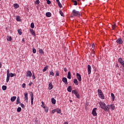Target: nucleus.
<instances>
[{"mask_svg":"<svg viewBox=\"0 0 124 124\" xmlns=\"http://www.w3.org/2000/svg\"><path fill=\"white\" fill-rule=\"evenodd\" d=\"M21 103L20 102V97H17V99H16V104L18 105L19 104H20Z\"/></svg>","mask_w":124,"mask_h":124,"instance_id":"nucleus-21","label":"nucleus"},{"mask_svg":"<svg viewBox=\"0 0 124 124\" xmlns=\"http://www.w3.org/2000/svg\"><path fill=\"white\" fill-rule=\"evenodd\" d=\"M7 40H8V41H11L12 40V38L11 37V36H7Z\"/></svg>","mask_w":124,"mask_h":124,"instance_id":"nucleus-30","label":"nucleus"},{"mask_svg":"<svg viewBox=\"0 0 124 124\" xmlns=\"http://www.w3.org/2000/svg\"><path fill=\"white\" fill-rule=\"evenodd\" d=\"M67 77L68 79H71V72H70V71H69L68 72V75Z\"/></svg>","mask_w":124,"mask_h":124,"instance_id":"nucleus-16","label":"nucleus"},{"mask_svg":"<svg viewBox=\"0 0 124 124\" xmlns=\"http://www.w3.org/2000/svg\"><path fill=\"white\" fill-rule=\"evenodd\" d=\"M59 7H60V8H62V4L61 3V2H57Z\"/></svg>","mask_w":124,"mask_h":124,"instance_id":"nucleus-39","label":"nucleus"},{"mask_svg":"<svg viewBox=\"0 0 124 124\" xmlns=\"http://www.w3.org/2000/svg\"><path fill=\"white\" fill-rule=\"evenodd\" d=\"M29 86L31 87V85H32V82H30L29 84Z\"/></svg>","mask_w":124,"mask_h":124,"instance_id":"nucleus-57","label":"nucleus"},{"mask_svg":"<svg viewBox=\"0 0 124 124\" xmlns=\"http://www.w3.org/2000/svg\"><path fill=\"white\" fill-rule=\"evenodd\" d=\"M94 47H95V46L94 45V44H93L92 45V50H94Z\"/></svg>","mask_w":124,"mask_h":124,"instance_id":"nucleus-48","label":"nucleus"},{"mask_svg":"<svg viewBox=\"0 0 124 124\" xmlns=\"http://www.w3.org/2000/svg\"><path fill=\"white\" fill-rule=\"evenodd\" d=\"M56 0L57 3L60 2V0Z\"/></svg>","mask_w":124,"mask_h":124,"instance_id":"nucleus-61","label":"nucleus"},{"mask_svg":"<svg viewBox=\"0 0 124 124\" xmlns=\"http://www.w3.org/2000/svg\"><path fill=\"white\" fill-rule=\"evenodd\" d=\"M112 30L114 31L115 30V29L116 28V24H114L113 25H112Z\"/></svg>","mask_w":124,"mask_h":124,"instance_id":"nucleus-46","label":"nucleus"},{"mask_svg":"<svg viewBox=\"0 0 124 124\" xmlns=\"http://www.w3.org/2000/svg\"><path fill=\"white\" fill-rule=\"evenodd\" d=\"M60 14L61 15V16H62L63 17L64 15H63V13L62 11H60L59 12Z\"/></svg>","mask_w":124,"mask_h":124,"instance_id":"nucleus-43","label":"nucleus"},{"mask_svg":"<svg viewBox=\"0 0 124 124\" xmlns=\"http://www.w3.org/2000/svg\"><path fill=\"white\" fill-rule=\"evenodd\" d=\"M32 52L33 54H35V53H36V49H35V48H33Z\"/></svg>","mask_w":124,"mask_h":124,"instance_id":"nucleus-47","label":"nucleus"},{"mask_svg":"<svg viewBox=\"0 0 124 124\" xmlns=\"http://www.w3.org/2000/svg\"><path fill=\"white\" fill-rule=\"evenodd\" d=\"M47 69H48V66H46L44 67V69L43 70V72H45Z\"/></svg>","mask_w":124,"mask_h":124,"instance_id":"nucleus-34","label":"nucleus"},{"mask_svg":"<svg viewBox=\"0 0 124 124\" xmlns=\"http://www.w3.org/2000/svg\"><path fill=\"white\" fill-rule=\"evenodd\" d=\"M54 88V86L52 84V82H49L48 84V90H52Z\"/></svg>","mask_w":124,"mask_h":124,"instance_id":"nucleus-11","label":"nucleus"},{"mask_svg":"<svg viewBox=\"0 0 124 124\" xmlns=\"http://www.w3.org/2000/svg\"><path fill=\"white\" fill-rule=\"evenodd\" d=\"M51 103L52 104H56V99L54 98H51Z\"/></svg>","mask_w":124,"mask_h":124,"instance_id":"nucleus-22","label":"nucleus"},{"mask_svg":"<svg viewBox=\"0 0 124 124\" xmlns=\"http://www.w3.org/2000/svg\"><path fill=\"white\" fill-rule=\"evenodd\" d=\"M16 96H13L11 98V101H12V102H14L15 100H16Z\"/></svg>","mask_w":124,"mask_h":124,"instance_id":"nucleus-23","label":"nucleus"},{"mask_svg":"<svg viewBox=\"0 0 124 124\" xmlns=\"http://www.w3.org/2000/svg\"><path fill=\"white\" fill-rule=\"evenodd\" d=\"M2 89L3 91H6V90L7 89L6 86L3 85L2 87Z\"/></svg>","mask_w":124,"mask_h":124,"instance_id":"nucleus-37","label":"nucleus"},{"mask_svg":"<svg viewBox=\"0 0 124 124\" xmlns=\"http://www.w3.org/2000/svg\"><path fill=\"white\" fill-rule=\"evenodd\" d=\"M103 109L104 110V111H106L107 112H109V109L108 108V107H107V106H106V105Z\"/></svg>","mask_w":124,"mask_h":124,"instance_id":"nucleus-19","label":"nucleus"},{"mask_svg":"<svg viewBox=\"0 0 124 124\" xmlns=\"http://www.w3.org/2000/svg\"><path fill=\"white\" fill-rule=\"evenodd\" d=\"M41 106L43 108H45L46 107H45V106H44V102L43 101L42 102V105Z\"/></svg>","mask_w":124,"mask_h":124,"instance_id":"nucleus-44","label":"nucleus"},{"mask_svg":"<svg viewBox=\"0 0 124 124\" xmlns=\"http://www.w3.org/2000/svg\"><path fill=\"white\" fill-rule=\"evenodd\" d=\"M16 20L17 22H21V17H20V16H17L16 17Z\"/></svg>","mask_w":124,"mask_h":124,"instance_id":"nucleus-18","label":"nucleus"},{"mask_svg":"<svg viewBox=\"0 0 124 124\" xmlns=\"http://www.w3.org/2000/svg\"><path fill=\"white\" fill-rule=\"evenodd\" d=\"M32 77V80H34V79H35V76H34V73H33Z\"/></svg>","mask_w":124,"mask_h":124,"instance_id":"nucleus-50","label":"nucleus"},{"mask_svg":"<svg viewBox=\"0 0 124 124\" xmlns=\"http://www.w3.org/2000/svg\"><path fill=\"white\" fill-rule=\"evenodd\" d=\"M107 107H108V111H109V110L111 109V106L110 105H108Z\"/></svg>","mask_w":124,"mask_h":124,"instance_id":"nucleus-53","label":"nucleus"},{"mask_svg":"<svg viewBox=\"0 0 124 124\" xmlns=\"http://www.w3.org/2000/svg\"><path fill=\"white\" fill-rule=\"evenodd\" d=\"M55 76L58 77V76H60V72L59 71H56V74H55Z\"/></svg>","mask_w":124,"mask_h":124,"instance_id":"nucleus-36","label":"nucleus"},{"mask_svg":"<svg viewBox=\"0 0 124 124\" xmlns=\"http://www.w3.org/2000/svg\"><path fill=\"white\" fill-rule=\"evenodd\" d=\"M62 82H63V83H64V84L65 85H67L68 83H67V78H63L62 79Z\"/></svg>","mask_w":124,"mask_h":124,"instance_id":"nucleus-13","label":"nucleus"},{"mask_svg":"<svg viewBox=\"0 0 124 124\" xmlns=\"http://www.w3.org/2000/svg\"><path fill=\"white\" fill-rule=\"evenodd\" d=\"M99 105L102 109H103V108H104V107L106 106V104H105V103L103 102H100Z\"/></svg>","mask_w":124,"mask_h":124,"instance_id":"nucleus-7","label":"nucleus"},{"mask_svg":"<svg viewBox=\"0 0 124 124\" xmlns=\"http://www.w3.org/2000/svg\"><path fill=\"white\" fill-rule=\"evenodd\" d=\"M70 102H72V100H70Z\"/></svg>","mask_w":124,"mask_h":124,"instance_id":"nucleus-64","label":"nucleus"},{"mask_svg":"<svg viewBox=\"0 0 124 124\" xmlns=\"http://www.w3.org/2000/svg\"><path fill=\"white\" fill-rule=\"evenodd\" d=\"M30 32H31L32 35H33L34 36H36L35 32L33 30V29H30Z\"/></svg>","mask_w":124,"mask_h":124,"instance_id":"nucleus-14","label":"nucleus"},{"mask_svg":"<svg viewBox=\"0 0 124 124\" xmlns=\"http://www.w3.org/2000/svg\"><path fill=\"white\" fill-rule=\"evenodd\" d=\"M31 105H33L34 98H33V93L32 92H31Z\"/></svg>","mask_w":124,"mask_h":124,"instance_id":"nucleus-10","label":"nucleus"},{"mask_svg":"<svg viewBox=\"0 0 124 124\" xmlns=\"http://www.w3.org/2000/svg\"><path fill=\"white\" fill-rule=\"evenodd\" d=\"M111 96L112 97V101H115V95H114V93H111Z\"/></svg>","mask_w":124,"mask_h":124,"instance_id":"nucleus-24","label":"nucleus"},{"mask_svg":"<svg viewBox=\"0 0 124 124\" xmlns=\"http://www.w3.org/2000/svg\"><path fill=\"white\" fill-rule=\"evenodd\" d=\"M46 17H51V14L50 12H47L46 14Z\"/></svg>","mask_w":124,"mask_h":124,"instance_id":"nucleus-27","label":"nucleus"},{"mask_svg":"<svg viewBox=\"0 0 124 124\" xmlns=\"http://www.w3.org/2000/svg\"><path fill=\"white\" fill-rule=\"evenodd\" d=\"M67 91L69 93H71V91H72V87H71V86H68L67 88Z\"/></svg>","mask_w":124,"mask_h":124,"instance_id":"nucleus-20","label":"nucleus"},{"mask_svg":"<svg viewBox=\"0 0 124 124\" xmlns=\"http://www.w3.org/2000/svg\"><path fill=\"white\" fill-rule=\"evenodd\" d=\"M14 7H15L16 9H17V8H19V4H18L17 3L14 4Z\"/></svg>","mask_w":124,"mask_h":124,"instance_id":"nucleus-26","label":"nucleus"},{"mask_svg":"<svg viewBox=\"0 0 124 124\" xmlns=\"http://www.w3.org/2000/svg\"><path fill=\"white\" fill-rule=\"evenodd\" d=\"M47 4H51V1L49 0H46Z\"/></svg>","mask_w":124,"mask_h":124,"instance_id":"nucleus-51","label":"nucleus"},{"mask_svg":"<svg viewBox=\"0 0 124 124\" xmlns=\"http://www.w3.org/2000/svg\"><path fill=\"white\" fill-rule=\"evenodd\" d=\"M116 42V43H118V44H119V45H122V44L124 43V41H123V39H122V38H121L117 39Z\"/></svg>","mask_w":124,"mask_h":124,"instance_id":"nucleus-4","label":"nucleus"},{"mask_svg":"<svg viewBox=\"0 0 124 124\" xmlns=\"http://www.w3.org/2000/svg\"><path fill=\"white\" fill-rule=\"evenodd\" d=\"M72 14L74 16H81V13L76 10H73L72 11Z\"/></svg>","mask_w":124,"mask_h":124,"instance_id":"nucleus-3","label":"nucleus"},{"mask_svg":"<svg viewBox=\"0 0 124 124\" xmlns=\"http://www.w3.org/2000/svg\"><path fill=\"white\" fill-rule=\"evenodd\" d=\"M10 79V77L9 75H7V78H6V82L8 83L9 82V79Z\"/></svg>","mask_w":124,"mask_h":124,"instance_id":"nucleus-25","label":"nucleus"},{"mask_svg":"<svg viewBox=\"0 0 124 124\" xmlns=\"http://www.w3.org/2000/svg\"><path fill=\"white\" fill-rule=\"evenodd\" d=\"M2 65L1 62H0V68L1 67Z\"/></svg>","mask_w":124,"mask_h":124,"instance_id":"nucleus-59","label":"nucleus"},{"mask_svg":"<svg viewBox=\"0 0 124 124\" xmlns=\"http://www.w3.org/2000/svg\"><path fill=\"white\" fill-rule=\"evenodd\" d=\"M39 54H44V51H43V50L42 49H40L39 50Z\"/></svg>","mask_w":124,"mask_h":124,"instance_id":"nucleus-33","label":"nucleus"},{"mask_svg":"<svg viewBox=\"0 0 124 124\" xmlns=\"http://www.w3.org/2000/svg\"><path fill=\"white\" fill-rule=\"evenodd\" d=\"M21 105V107H22V108H25V105H24V104H20Z\"/></svg>","mask_w":124,"mask_h":124,"instance_id":"nucleus-49","label":"nucleus"},{"mask_svg":"<svg viewBox=\"0 0 124 124\" xmlns=\"http://www.w3.org/2000/svg\"><path fill=\"white\" fill-rule=\"evenodd\" d=\"M77 79L79 81V82H81V81H82L81 75H80V74L77 73Z\"/></svg>","mask_w":124,"mask_h":124,"instance_id":"nucleus-8","label":"nucleus"},{"mask_svg":"<svg viewBox=\"0 0 124 124\" xmlns=\"http://www.w3.org/2000/svg\"><path fill=\"white\" fill-rule=\"evenodd\" d=\"M22 42H25V39H22Z\"/></svg>","mask_w":124,"mask_h":124,"instance_id":"nucleus-62","label":"nucleus"},{"mask_svg":"<svg viewBox=\"0 0 124 124\" xmlns=\"http://www.w3.org/2000/svg\"><path fill=\"white\" fill-rule=\"evenodd\" d=\"M56 112H57L58 114H61L62 113V110L60 108H56Z\"/></svg>","mask_w":124,"mask_h":124,"instance_id":"nucleus-17","label":"nucleus"},{"mask_svg":"<svg viewBox=\"0 0 124 124\" xmlns=\"http://www.w3.org/2000/svg\"><path fill=\"white\" fill-rule=\"evenodd\" d=\"M74 83L75 85L78 86V80H77V79H75L74 80Z\"/></svg>","mask_w":124,"mask_h":124,"instance_id":"nucleus-28","label":"nucleus"},{"mask_svg":"<svg viewBox=\"0 0 124 124\" xmlns=\"http://www.w3.org/2000/svg\"><path fill=\"white\" fill-rule=\"evenodd\" d=\"M72 1L74 2V5H77V4H78V3H77V1L74 0H72Z\"/></svg>","mask_w":124,"mask_h":124,"instance_id":"nucleus-42","label":"nucleus"},{"mask_svg":"<svg viewBox=\"0 0 124 124\" xmlns=\"http://www.w3.org/2000/svg\"><path fill=\"white\" fill-rule=\"evenodd\" d=\"M24 99L26 100V102H28V93H24Z\"/></svg>","mask_w":124,"mask_h":124,"instance_id":"nucleus-15","label":"nucleus"},{"mask_svg":"<svg viewBox=\"0 0 124 124\" xmlns=\"http://www.w3.org/2000/svg\"><path fill=\"white\" fill-rule=\"evenodd\" d=\"M22 86V88H26V84L23 83Z\"/></svg>","mask_w":124,"mask_h":124,"instance_id":"nucleus-54","label":"nucleus"},{"mask_svg":"<svg viewBox=\"0 0 124 124\" xmlns=\"http://www.w3.org/2000/svg\"><path fill=\"white\" fill-rule=\"evenodd\" d=\"M9 76L10 77H14V76H16V75H15V74L11 73L9 74Z\"/></svg>","mask_w":124,"mask_h":124,"instance_id":"nucleus-29","label":"nucleus"},{"mask_svg":"<svg viewBox=\"0 0 124 124\" xmlns=\"http://www.w3.org/2000/svg\"><path fill=\"white\" fill-rule=\"evenodd\" d=\"M110 108L112 110H113L115 109V106L114 105V104L110 105Z\"/></svg>","mask_w":124,"mask_h":124,"instance_id":"nucleus-32","label":"nucleus"},{"mask_svg":"<svg viewBox=\"0 0 124 124\" xmlns=\"http://www.w3.org/2000/svg\"><path fill=\"white\" fill-rule=\"evenodd\" d=\"M49 75L51 76H54L55 75V73H54L53 71H51L49 72Z\"/></svg>","mask_w":124,"mask_h":124,"instance_id":"nucleus-31","label":"nucleus"},{"mask_svg":"<svg viewBox=\"0 0 124 124\" xmlns=\"http://www.w3.org/2000/svg\"><path fill=\"white\" fill-rule=\"evenodd\" d=\"M31 29H34V24L33 23L31 24Z\"/></svg>","mask_w":124,"mask_h":124,"instance_id":"nucleus-38","label":"nucleus"},{"mask_svg":"<svg viewBox=\"0 0 124 124\" xmlns=\"http://www.w3.org/2000/svg\"><path fill=\"white\" fill-rule=\"evenodd\" d=\"M10 73H9V69H8L7 71V75H9Z\"/></svg>","mask_w":124,"mask_h":124,"instance_id":"nucleus-55","label":"nucleus"},{"mask_svg":"<svg viewBox=\"0 0 124 124\" xmlns=\"http://www.w3.org/2000/svg\"><path fill=\"white\" fill-rule=\"evenodd\" d=\"M64 71H65V72H66V71H67V69L66 68H64Z\"/></svg>","mask_w":124,"mask_h":124,"instance_id":"nucleus-56","label":"nucleus"},{"mask_svg":"<svg viewBox=\"0 0 124 124\" xmlns=\"http://www.w3.org/2000/svg\"><path fill=\"white\" fill-rule=\"evenodd\" d=\"M72 93H74V94H75V95L76 96V97H77V98H80V94H79V93L78 92L77 90H72Z\"/></svg>","mask_w":124,"mask_h":124,"instance_id":"nucleus-2","label":"nucleus"},{"mask_svg":"<svg viewBox=\"0 0 124 124\" xmlns=\"http://www.w3.org/2000/svg\"><path fill=\"white\" fill-rule=\"evenodd\" d=\"M32 76V74L31 73V71H28L26 73V77H29V78H31V76Z\"/></svg>","mask_w":124,"mask_h":124,"instance_id":"nucleus-6","label":"nucleus"},{"mask_svg":"<svg viewBox=\"0 0 124 124\" xmlns=\"http://www.w3.org/2000/svg\"><path fill=\"white\" fill-rule=\"evenodd\" d=\"M92 67L90 65H88V74L90 75L92 73Z\"/></svg>","mask_w":124,"mask_h":124,"instance_id":"nucleus-12","label":"nucleus"},{"mask_svg":"<svg viewBox=\"0 0 124 124\" xmlns=\"http://www.w3.org/2000/svg\"><path fill=\"white\" fill-rule=\"evenodd\" d=\"M21 111H22V108H21V107H18L17 109V111L21 112Z\"/></svg>","mask_w":124,"mask_h":124,"instance_id":"nucleus-41","label":"nucleus"},{"mask_svg":"<svg viewBox=\"0 0 124 124\" xmlns=\"http://www.w3.org/2000/svg\"><path fill=\"white\" fill-rule=\"evenodd\" d=\"M18 33L19 34V35H22V30H18Z\"/></svg>","mask_w":124,"mask_h":124,"instance_id":"nucleus-40","label":"nucleus"},{"mask_svg":"<svg viewBox=\"0 0 124 124\" xmlns=\"http://www.w3.org/2000/svg\"><path fill=\"white\" fill-rule=\"evenodd\" d=\"M96 109H97L96 108H94L93 109L92 114L93 116H97V114L96 113Z\"/></svg>","mask_w":124,"mask_h":124,"instance_id":"nucleus-9","label":"nucleus"},{"mask_svg":"<svg viewBox=\"0 0 124 124\" xmlns=\"http://www.w3.org/2000/svg\"><path fill=\"white\" fill-rule=\"evenodd\" d=\"M55 112H56V109L52 110V111H51V113L52 114H54V113H55Z\"/></svg>","mask_w":124,"mask_h":124,"instance_id":"nucleus-52","label":"nucleus"},{"mask_svg":"<svg viewBox=\"0 0 124 124\" xmlns=\"http://www.w3.org/2000/svg\"><path fill=\"white\" fill-rule=\"evenodd\" d=\"M35 3L36 4H39V3H40V1H39V0H36Z\"/></svg>","mask_w":124,"mask_h":124,"instance_id":"nucleus-45","label":"nucleus"},{"mask_svg":"<svg viewBox=\"0 0 124 124\" xmlns=\"http://www.w3.org/2000/svg\"><path fill=\"white\" fill-rule=\"evenodd\" d=\"M92 56L93 57H93H94V54L93 55H92Z\"/></svg>","mask_w":124,"mask_h":124,"instance_id":"nucleus-63","label":"nucleus"},{"mask_svg":"<svg viewBox=\"0 0 124 124\" xmlns=\"http://www.w3.org/2000/svg\"><path fill=\"white\" fill-rule=\"evenodd\" d=\"M118 62H120L121 64L124 67V61L123 60V58H119L118 59Z\"/></svg>","mask_w":124,"mask_h":124,"instance_id":"nucleus-5","label":"nucleus"},{"mask_svg":"<svg viewBox=\"0 0 124 124\" xmlns=\"http://www.w3.org/2000/svg\"><path fill=\"white\" fill-rule=\"evenodd\" d=\"M98 93L99 97H100L101 99H104L105 98V96H104V94H103V93L101 90H98Z\"/></svg>","mask_w":124,"mask_h":124,"instance_id":"nucleus-1","label":"nucleus"},{"mask_svg":"<svg viewBox=\"0 0 124 124\" xmlns=\"http://www.w3.org/2000/svg\"><path fill=\"white\" fill-rule=\"evenodd\" d=\"M93 53H92V54H93L94 55L95 54V51H94V50H93Z\"/></svg>","mask_w":124,"mask_h":124,"instance_id":"nucleus-58","label":"nucleus"},{"mask_svg":"<svg viewBox=\"0 0 124 124\" xmlns=\"http://www.w3.org/2000/svg\"><path fill=\"white\" fill-rule=\"evenodd\" d=\"M63 124H68V122H65Z\"/></svg>","mask_w":124,"mask_h":124,"instance_id":"nucleus-60","label":"nucleus"},{"mask_svg":"<svg viewBox=\"0 0 124 124\" xmlns=\"http://www.w3.org/2000/svg\"><path fill=\"white\" fill-rule=\"evenodd\" d=\"M44 109H45V111L46 113H47L48 111H49V108H48V107H46L44 108Z\"/></svg>","mask_w":124,"mask_h":124,"instance_id":"nucleus-35","label":"nucleus"}]
</instances>
